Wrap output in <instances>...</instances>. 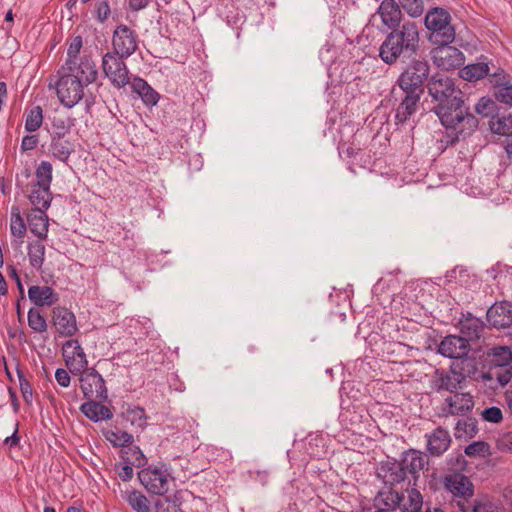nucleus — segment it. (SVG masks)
Masks as SVG:
<instances>
[{
  "instance_id": "f257e3e1",
  "label": "nucleus",
  "mask_w": 512,
  "mask_h": 512,
  "mask_svg": "<svg viewBox=\"0 0 512 512\" xmlns=\"http://www.w3.org/2000/svg\"><path fill=\"white\" fill-rule=\"evenodd\" d=\"M428 93L437 104L434 112L442 125L457 131V137L470 135L478 126V119L465 106L463 92L454 80L436 73L428 80Z\"/></svg>"
},
{
  "instance_id": "f03ea898",
  "label": "nucleus",
  "mask_w": 512,
  "mask_h": 512,
  "mask_svg": "<svg viewBox=\"0 0 512 512\" xmlns=\"http://www.w3.org/2000/svg\"><path fill=\"white\" fill-rule=\"evenodd\" d=\"M98 77L97 68L84 62L77 67L61 66L50 79L49 87L54 88L59 102L65 108H73L84 97L89 85Z\"/></svg>"
},
{
  "instance_id": "7ed1b4c3",
  "label": "nucleus",
  "mask_w": 512,
  "mask_h": 512,
  "mask_svg": "<svg viewBox=\"0 0 512 512\" xmlns=\"http://www.w3.org/2000/svg\"><path fill=\"white\" fill-rule=\"evenodd\" d=\"M418 26L413 21H406L401 26L391 29L379 48V56L386 64H394L401 57H410L419 47Z\"/></svg>"
},
{
  "instance_id": "20e7f679",
  "label": "nucleus",
  "mask_w": 512,
  "mask_h": 512,
  "mask_svg": "<svg viewBox=\"0 0 512 512\" xmlns=\"http://www.w3.org/2000/svg\"><path fill=\"white\" fill-rule=\"evenodd\" d=\"M425 26L431 31L430 40L434 43H452L456 32L451 25L450 13L440 7L428 11L425 16Z\"/></svg>"
},
{
  "instance_id": "39448f33",
  "label": "nucleus",
  "mask_w": 512,
  "mask_h": 512,
  "mask_svg": "<svg viewBox=\"0 0 512 512\" xmlns=\"http://www.w3.org/2000/svg\"><path fill=\"white\" fill-rule=\"evenodd\" d=\"M127 57L106 52L102 55L101 69L104 76L108 79L110 85L115 89H123L130 85L135 76L130 73L125 62Z\"/></svg>"
},
{
  "instance_id": "423d86ee",
  "label": "nucleus",
  "mask_w": 512,
  "mask_h": 512,
  "mask_svg": "<svg viewBox=\"0 0 512 512\" xmlns=\"http://www.w3.org/2000/svg\"><path fill=\"white\" fill-rule=\"evenodd\" d=\"M138 479L142 486L151 494L165 495L170 489L173 477L165 464L150 465L141 469Z\"/></svg>"
},
{
  "instance_id": "0eeeda50",
  "label": "nucleus",
  "mask_w": 512,
  "mask_h": 512,
  "mask_svg": "<svg viewBox=\"0 0 512 512\" xmlns=\"http://www.w3.org/2000/svg\"><path fill=\"white\" fill-rule=\"evenodd\" d=\"M430 65L426 60L413 59L397 79L400 90H416L424 93V83L428 80Z\"/></svg>"
},
{
  "instance_id": "6e6552de",
  "label": "nucleus",
  "mask_w": 512,
  "mask_h": 512,
  "mask_svg": "<svg viewBox=\"0 0 512 512\" xmlns=\"http://www.w3.org/2000/svg\"><path fill=\"white\" fill-rule=\"evenodd\" d=\"M490 371L484 378H496L501 386H505L512 378V351L506 346L496 347L490 355Z\"/></svg>"
},
{
  "instance_id": "1a4fd4ad",
  "label": "nucleus",
  "mask_w": 512,
  "mask_h": 512,
  "mask_svg": "<svg viewBox=\"0 0 512 512\" xmlns=\"http://www.w3.org/2000/svg\"><path fill=\"white\" fill-rule=\"evenodd\" d=\"M79 376L80 388L88 400L106 401L108 391L105 380L95 368H87Z\"/></svg>"
},
{
  "instance_id": "9d476101",
  "label": "nucleus",
  "mask_w": 512,
  "mask_h": 512,
  "mask_svg": "<svg viewBox=\"0 0 512 512\" xmlns=\"http://www.w3.org/2000/svg\"><path fill=\"white\" fill-rule=\"evenodd\" d=\"M138 34L129 26L120 24L116 26L112 35V51L116 55L129 58L138 49Z\"/></svg>"
},
{
  "instance_id": "9b49d317",
  "label": "nucleus",
  "mask_w": 512,
  "mask_h": 512,
  "mask_svg": "<svg viewBox=\"0 0 512 512\" xmlns=\"http://www.w3.org/2000/svg\"><path fill=\"white\" fill-rule=\"evenodd\" d=\"M438 46L432 50L434 64L443 70H455L465 61L464 53L451 43H436Z\"/></svg>"
},
{
  "instance_id": "f8f14e48",
  "label": "nucleus",
  "mask_w": 512,
  "mask_h": 512,
  "mask_svg": "<svg viewBox=\"0 0 512 512\" xmlns=\"http://www.w3.org/2000/svg\"><path fill=\"white\" fill-rule=\"evenodd\" d=\"M393 94L395 99L399 100V104L395 109L396 124H404L418 110L423 93L416 90H400L398 94L393 89Z\"/></svg>"
},
{
  "instance_id": "ddd939ff",
  "label": "nucleus",
  "mask_w": 512,
  "mask_h": 512,
  "mask_svg": "<svg viewBox=\"0 0 512 512\" xmlns=\"http://www.w3.org/2000/svg\"><path fill=\"white\" fill-rule=\"evenodd\" d=\"M62 350L65 365L72 375L78 376L88 368L86 354L78 340H67L62 346Z\"/></svg>"
},
{
  "instance_id": "4468645a",
  "label": "nucleus",
  "mask_w": 512,
  "mask_h": 512,
  "mask_svg": "<svg viewBox=\"0 0 512 512\" xmlns=\"http://www.w3.org/2000/svg\"><path fill=\"white\" fill-rule=\"evenodd\" d=\"M445 488L455 497L469 500L474 495V485L462 473H452L444 477Z\"/></svg>"
},
{
  "instance_id": "2eb2a0df",
  "label": "nucleus",
  "mask_w": 512,
  "mask_h": 512,
  "mask_svg": "<svg viewBox=\"0 0 512 512\" xmlns=\"http://www.w3.org/2000/svg\"><path fill=\"white\" fill-rule=\"evenodd\" d=\"M460 77L468 82H477L487 76L491 77V82L495 79H505L506 75L503 69L490 75L489 62H476L464 66L460 72Z\"/></svg>"
},
{
  "instance_id": "dca6fc26",
  "label": "nucleus",
  "mask_w": 512,
  "mask_h": 512,
  "mask_svg": "<svg viewBox=\"0 0 512 512\" xmlns=\"http://www.w3.org/2000/svg\"><path fill=\"white\" fill-rule=\"evenodd\" d=\"M53 324L57 332L63 337H72L78 331L76 317L72 311L66 307L57 306L52 310Z\"/></svg>"
},
{
  "instance_id": "f3484780",
  "label": "nucleus",
  "mask_w": 512,
  "mask_h": 512,
  "mask_svg": "<svg viewBox=\"0 0 512 512\" xmlns=\"http://www.w3.org/2000/svg\"><path fill=\"white\" fill-rule=\"evenodd\" d=\"M470 344L461 335H448L438 345V352L447 358L456 360L460 356L468 355Z\"/></svg>"
},
{
  "instance_id": "a211bd4d",
  "label": "nucleus",
  "mask_w": 512,
  "mask_h": 512,
  "mask_svg": "<svg viewBox=\"0 0 512 512\" xmlns=\"http://www.w3.org/2000/svg\"><path fill=\"white\" fill-rule=\"evenodd\" d=\"M68 133L69 128L67 126H62L61 131H55L51 136L50 147L52 155L64 163L68 161L70 155L75 150L73 143L66 137V134Z\"/></svg>"
},
{
  "instance_id": "6ab92c4d",
  "label": "nucleus",
  "mask_w": 512,
  "mask_h": 512,
  "mask_svg": "<svg viewBox=\"0 0 512 512\" xmlns=\"http://www.w3.org/2000/svg\"><path fill=\"white\" fill-rule=\"evenodd\" d=\"M377 477L380 478L386 486L392 487L406 479L403 465L400 461L387 460L380 463L377 468Z\"/></svg>"
},
{
  "instance_id": "aec40b11",
  "label": "nucleus",
  "mask_w": 512,
  "mask_h": 512,
  "mask_svg": "<svg viewBox=\"0 0 512 512\" xmlns=\"http://www.w3.org/2000/svg\"><path fill=\"white\" fill-rule=\"evenodd\" d=\"M427 441V451L431 456L439 457L443 455L451 445V436L449 431L439 426L430 434L425 435Z\"/></svg>"
},
{
  "instance_id": "412c9836",
  "label": "nucleus",
  "mask_w": 512,
  "mask_h": 512,
  "mask_svg": "<svg viewBox=\"0 0 512 512\" xmlns=\"http://www.w3.org/2000/svg\"><path fill=\"white\" fill-rule=\"evenodd\" d=\"M488 322L496 328H507L512 325V303L502 301L493 304L487 310Z\"/></svg>"
},
{
  "instance_id": "4be33fe9",
  "label": "nucleus",
  "mask_w": 512,
  "mask_h": 512,
  "mask_svg": "<svg viewBox=\"0 0 512 512\" xmlns=\"http://www.w3.org/2000/svg\"><path fill=\"white\" fill-rule=\"evenodd\" d=\"M459 326L461 336L466 338L467 343L480 339L485 329V323L469 312L462 315Z\"/></svg>"
},
{
  "instance_id": "5701e85b",
  "label": "nucleus",
  "mask_w": 512,
  "mask_h": 512,
  "mask_svg": "<svg viewBox=\"0 0 512 512\" xmlns=\"http://www.w3.org/2000/svg\"><path fill=\"white\" fill-rule=\"evenodd\" d=\"M384 26L389 29L400 26L402 20V11L399 4L395 0H382L377 9Z\"/></svg>"
},
{
  "instance_id": "b1692460",
  "label": "nucleus",
  "mask_w": 512,
  "mask_h": 512,
  "mask_svg": "<svg viewBox=\"0 0 512 512\" xmlns=\"http://www.w3.org/2000/svg\"><path fill=\"white\" fill-rule=\"evenodd\" d=\"M83 47V39L80 35L74 36L70 39L67 49V58L62 66L77 67L84 62L91 65L92 68H97L94 60L90 55L80 56V51Z\"/></svg>"
},
{
  "instance_id": "393cba45",
  "label": "nucleus",
  "mask_w": 512,
  "mask_h": 512,
  "mask_svg": "<svg viewBox=\"0 0 512 512\" xmlns=\"http://www.w3.org/2000/svg\"><path fill=\"white\" fill-rule=\"evenodd\" d=\"M445 404L448 406L447 414L465 416L470 413L474 407V400L469 393H454L445 399Z\"/></svg>"
},
{
  "instance_id": "a878e982",
  "label": "nucleus",
  "mask_w": 512,
  "mask_h": 512,
  "mask_svg": "<svg viewBox=\"0 0 512 512\" xmlns=\"http://www.w3.org/2000/svg\"><path fill=\"white\" fill-rule=\"evenodd\" d=\"M28 297L36 306H52L59 301V295L49 286L33 285L28 289Z\"/></svg>"
},
{
  "instance_id": "bb28decb",
  "label": "nucleus",
  "mask_w": 512,
  "mask_h": 512,
  "mask_svg": "<svg viewBox=\"0 0 512 512\" xmlns=\"http://www.w3.org/2000/svg\"><path fill=\"white\" fill-rule=\"evenodd\" d=\"M400 463L403 465L405 474L407 475L409 473L416 479L420 471H422L427 464V460L420 451L409 449L402 454Z\"/></svg>"
},
{
  "instance_id": "cd10ccee",
  "label": "nucleus",
  "mask_w": 512,
  "mask_h": 512,
  "mask_svg": "<svg viewBox=\"0 0 512 512\" xmlns=\"http://www.w3.org/2000/svg\"><path fill=\"white\" fill-rule=\"evenodd\" d=\"M121 498L134 512H153L149 499L140 490L135 488L123 490Z\"/></svg>"
},
{
  "instance_id": "c85d7f7f",
  "label": "nucleus",
  "mask_w": 512,
  "mask_h": 512,
  "mask_svg": "<svg viewBox=\"0 0 512 512\" xmlns=\"http://www.w3.org/2000/svg\"><path fill=\"white\" fill-rule=\"evenodd\" d=\"M132 91L136 93L146 106L153 107L159 101V94L139 76H134L130 84Z\"/></svg>"
},
{
  "instance_id": "c756f323",
  "label": "nucleus",
  "mask_w": 512,
  "mask_h": 512,
  "mask_svg": "<svg viewBox=\"0 0 512 512\" xmlns=\"http://www.w3.org/2000/svg\"><path fill=\"white\" fill-rule=\"evenodd\" d=\"M102 402L96 399L89 400L80 406V411L93 422L112 419V411L103 405Z\"/></svg>"
},
{
  "instance_id": "7c9ffc66",
  "label": "nucleus",
  "mask_w": 512,
  "mask_h": 512,
  "mask_svg": "<svg viewBox=\"0 0 512 512\" xmlns=\"http://www.w3.org/2000/svg\"><path fill=\"white\" fill-rule=\"evenodd\" d=\"M450 369L453 375L464 381L478 372V363L475 357L460 356L452 362Z\"/></svg>"
},
{
  "instance_id": "2f4dec72",
  "label": "nucleus",
  "mask_w": 512,
  "mask_h": 512,
  "mask_svg": "<svg viewBox=\"0 0 512 512\" xmlns=\"http://www.w3.org/2000/svg\"><path fill=\"white\" fill-rule=\"evenodd\" d=\"M30 232L38 239H46L49 221L46 212L31 210L27 216Z\"/></svg>"
},
{
  "instance_id": "473e14b6",
  "label": "nucleus",
  "mask_w": 512,
  "mask_h": 512,
  "mask_svg": "<svg viewBox=\"0 0 512 512\" xmlns=\"http://www.w3.org/2000/svg\"><path fill=\"white\" fill-rule=\"evenodd\" d=\"M461 379L458 376H450L444 371L436 370L433 380V388L437 391L455 393L460 388Z\"/></svg>"
},
{
  "instance_id": "72a5a7b5",
  "label": "nucleus",
  "mask_w": 512,
  "mask_h": 512,
  "mask_svg": "<svg viewBox=\"0 0 512 512\" xmlns=\"http://www.w3.org/2000/svg\"><path fill=\"white\" fill-rule=\"evenodd\" d=\"M29 200L34 206L33 210L46 212L50 206L52 194L48 188L46 189L33 185L29 195Z\"/></svg>"
},
{
  "instance_id": "f704fd0d",
  "label": "nucleus",
  "mask_w": 512,
  "mask_h": 512,
  "mask_svg": "<svg viewBox=\"0 0 512 512\" xmlns=\"http://www.w3.org/2000/svg\"><path fill=\"white\" fill-rule=\"evenodd\" d=\"M43 240L44 239H38L28 245V257L30 265L37 270L42 268L45 260V245Z\"/></svg>"
},
{
  "instance_id": "c9c22d12",
  "label": "nucleus",
  "mask_w": 512,
  "mask_h": 512,
  "mask_svg": "<svg viewBox=\"0 0 512 512\" xmlns=\"http://www.w3.org/2000/svg\"><path fill=\"white\" fill-rule=\"evenodd\" d=\"M478 432L477 420L475 418L461 419L457 422L455 427V437L460 438H472Z\"/></svg>"
},
{
  "instance_id": "e433bc0d",
  "label": "nucleus",
  "mask_w": 512,
  "mask_h": 512,
  "mask_svg": "<svg viewBox=\"0 0 512 512\" xmlns=\"http://www.w3.org/2000/svg\"><path fill=\"white\" fill-rule=\"evenodd\" d=\"M123 415L126 421L134 427L143 429L147 424L146 412L140 406L128 407Z\"/></svg>"
},
{
  "instance_id": "4c0bfd02",
  "label": "nucleus",
  "mask_w": 512,
  "mask_h": 512,
  "mask_svg": "<svg viewBox=\"0 0 512 512\" xmlns=\"http://www.w3.org/2000/svg\"><path fill=\"white\" fill-rule=\"evenodd\" d=\"M122 458L135 467H143L147 464V458L138 446H128L122 451Z\"/></svg>"
},
{
  "instance_id": "58836bf2",
  "label": "nucleus",
  "mask_w": 512,
  "mask_h": 512,
  "mask_svg": "<svg viewBox=\"0 0 512 512\" xmlns=\"http://www.w3.org/2000/svg\"><path fill=\"white\" fill-rule=\"evenodd\" d=\"M43 123V110L40 106H34L26 111L25 129L28 132L37 131Z\"/></svg>"
},
{
  "instance_id": "ea45409f",
  "label": "nucleus",
  "mask_w": 512,
  "mask_h": 512,
  "mask_svg": "<svg viewBox=\"0 0 512 512\" xmlns=\"http://www.w3.org/2000/svg\"><path fill=\"white\" fill-rule=\"evenodd\" d=\"M26 224L23 217L21 216L20 209L18 206H12L11 208V221L10 231L15 237L22 238L26 234Z\"/></svg>"
},
{
  "instance_id": "a19ab883",
  "label": "nucleus",
  "mask_w": 512,
  "mask_h": 512,
  "mask_svg": "<svg viewBox=\"0 0 512 512\" xmlns=\"http://www.w3.org/2000/svg\"><path fill=\"white\" fill-rule=\"evenodd\" d=\"M52 170L53 168L50 162L42 161L36 169L37 182L34 185L41 188L50 189V184L52 181Z\"/></svg>"
},
{
  "instance_id": "79ce46f5",
  "label": "nucleus",
  "mask_w": 512,
  "mask_h": 512,
  "mask_svg": "<svg viewBox=\"0 0 512 512\" xmlns=\"http://www.w3.org/2000/svg\"><path fill=\"white\" fill-rule=\"evenodd\" d=\"M500 79H495L494 82V97L503 104L512 106V84L508 82L500 83Z\"/></svg>"
},
{
  "instance_id": "37998d69",
  "label": "nucleus",
  "mask_w": 512,
  "mask_h": 512,
  "mask_svg": "<svg viewBox=\"0 0 512 512\" xmlns=\"http://www.w3.org/2000/svg\"><path fill=\"white\" fill-rule=\"evenodd\" d=\"M379 497L380 501L385 506L384 509H390V512L399 508L403 501V494L392 489L380 492Z\"/></svg>"
},
{
  "instance_id": "c03bdc74",
  "label": "nucleus",
  "mask_w": 512,
  "mask_h": 512,
  "mask_svg": "<svg viewBox=\"0 0 512 512\" xmlns=\"http://www.w3.org/2000/svg\"><path fill=\"white\" fill-rule=\"evenodd\" d=\"M105 437L114 447L127 448L133 442V435L125 431H108Z\"/></svg>"
},
{
  "instance_id": "a18cd8bd",
  "label": "nucleus",
  "mask_w": 512,
  "mask_h": 512,
  "mask_svg": "<svg viewBox=\"0 0 512 512\" xmlns=\"http://www.w3.org/2000/svg\"><path fill=\"white\" fill-rule=\"evenodd\" d=\"M28 325L36 333L46 332L48 327L45 317L35 308L28 311Z\"/></svg>"
},
{
  "instance_id": "49530a36",
  "label": "nucleus",
  "mask_w": 512,
  "mask_h": 512,
  "mask_svg": "<svg viewBox=\"0 0 512 512\" xmlns=\"http://www.w3.org/2000/svg\"><path fill=\"white\" fill-rule=\"evenodd\" d=\"M423 506V497L421 493L412 488L408 490V500L402 507V512H421Z\"/></svg>"
},
{
  "instance_id": "de8ad7c7",
  "label": "nucleus",
  "mask_w": 512,
  "mask_h": 512,
  "mask_svg": "<svg viewBox=\"0 0 512 512\" xmlns=\"http://www.w3.org/2000/svg\"><path fill=\"white\" fill-rule=\"evenodd\" d=\"M491 130L499 135H512V117H503L492 122Z\"/></svg>"
},
{
  "instance_id": "09e8293b",
  "label": "nucleus",
  "mask_w": 512,
  "mask_h": 512,
  "mask_svg": "<svg viewBox=\"0 0 512 512\" xmlns=\"http://www.w3.org/2000/svg\"><path fill=\"white\" fill-rule=\"evenodd\" d=\"M94 13L95 18L99 23H105L111 14V9L108 0H100L95 2Z\"/></svg>"
},
{
  "instance_id": "8fccbe9b",
  "label": "nucleus",
  "mask_w": 512,
  "mask_h": 512,
  "mask_svg": "<svg viewBox=\"0 0 512 512\" xmlns=\"http://www.w3.org/2000/svg\"><path fill=\"white\" fill-rule=\"evenodd\" d=\"M403 9L412 17L420 16L424 11V0H401Z\"/></svg>"
},
{
  "instance_id": "3c124183",
  "label": "nucleus",
  "mask_w": 512,
  "mask_h": 512,
  "mask_svg": "<svg viewBox=\"0 0 512 512\" xmlns=\"http://www.w3.org/2000/svg\"><path fill=\"white\" fill-rule=\"evenodd\" d=\"M451 505L458 508L461 512H479L483 506L482 503L477 500L470 504L468 500H464L462 498L454 499L451 502Z\"/></svg>"
},
{
  "instance_id": "603ef678",
  "label": "nucleus",
  "mask_w": 512,
  "mask_h": 512,
  "mask_svg": "<svg viewBox=\"0 0 512 512\" xmlns=\"http://www.w3.org/2000/svg\"><path fill=\"white\" fill-rule=\"evenodd\" d=\"M17 374L22 397L26 403L30 404L33 399V388L30 382L26 379V377L20 370L17 371Z\"/></svg>"
},
{
  "instance_id": "864d4df0",
  "label": "nucleus",
  "mask_w": 512,
  "mask_h": 512,
  "mask_svg": "<svg viewBox=\"0 0 512 512\" xmlns=\"http://www.w3.org/2000/svg\"><path fill=\"white\" fill-rule=\"evenodd\" d=\"M488 444L482 441L473 442L465 448V454L467 456H484L488 451Z\"/></svg>"
},
{
  "instance_id": "5fc2aeb1",
  "label": "nucleus",
  "mask_w": 512,
  "mask_h": 512,
  "mask_svg": "<svg viewBox=\"0 0 512 512\" xmlns=\"http://www.w3.org/2000/svg\"><path fill=\"white\" fill-rule=\"evenodd\" d=\"M115 468L117 470L118 477L123 482L130 481L133 478V465H130L128 462L124 461V464H116Z\"/></svg>"
},
{
  "instance_id": "6e6d98bb",
  "label": "nucleus",
  "mask_w": 512,
  "mask_h": 512,
  "mask_svg": "<svg viewBox=\"0 0 512 512\" xmlns=\"http://www.w3.org/2000/svg\"><path fill=\"white\" fill-rule=\"evenodd\" d=\"M482 416H483L484 420H486L488 422H492V423H498L503 418L501 409L496 406L486 408L482 412Z\"/></svg>"
},
{
  "instance_id": "4d7b16f0",
  "label": "nucleus",
  "mask_w": 512,
  "mask_h": 512,
  "mask_svg": "<svg viewBox=\"0 0 512 512\" xmlns=\"http://www.w3.org/2000/svg\"><path fill=\"white\" fill-rule=\"evenodd\" d=\"M55 379L59 386L63 388L69 387L71 383V377L69 372L64 368H58L55 371Z\"/></svg>"
},
{
  "instance_id": "13d9d810",
  "label": "nucleus",
  "mask_w": 512,
  "mask_h": 512,
  "mask_svg": "<svg viewBox=\"0 0 512 512\" xmlns=\"http://www.w3.org/2000/svg\"><path fill=\"white\" fill-rule=\"evenodd\" d=\"M39 139L37 135H26L21 142L22 151L34 149L38 145Z\"/></svg>"
},
{
  "instance_id": "bf43d9fd",
  "label": "nucleus",
  "mask_w": 512,
  "mask_h": 512,
  "mask_svg": "<svg viewBox=\"0 0 512 512\" xmlns=\"http://www.w3.org/2000/svg\"><path fill=\"white\" fill-rule=\"evenodd\" d=\"M338 151L340 156H344L346 158H354L359 153V148H354L352 146L346 145L345 143L339 144Z\"/></svg>"
},
{
  "instance_id": "052dcab7",
  "label": "nucleus",
  "mask_w": 512,
  "mask_h": 512,
  "mask_svg": "<svg viewBox=\"0 0 512 512\" xmlns=\"http://www.w3.org/2000/svg\"><path fill=\"white\" fill-rule=\"evenodd\" d=\"M128 7L133 12H138L150 5L152 0H127Z\"/></svg>"
},
{
  "instance_id": "680f3d73",
  "label": "nucleus",
  "mask_w": 512,
  "mask_h": 512,
  "mask_svg": "<svg viewBox=\"0 0 512 512\" xmlns=\"http://www.w3.org/2000/svg\"><path fill=\"white\" fill-rule=\"evenodd\" d=\"M492 105V102L490 100H485L484 98H482L477 104H476V111L479 113V114H482V115H485V116H488L489 115V111L487 110L488 109V106Z\"/></svg>"
},
{
  "instance_id": "e2e57ef3",
  "label": "nucleus",
  "mask_w": 512,
  "mask_h": 512,
  "mask_svg": "<svg viewBox=\"0 0 512 512\" xmlns=\"http://www.w3.org/2000/svg\"><path fill=\"white\" fill-rule=\"evenodd\" d=\"M20 177L24 178L25 180H28L31 177L30 169L24 168L20 176L18 175L16 178V186L20 188L22 192H24V182L21 181Z\"/></svg>"
},
{
  "instance_id": "0e129e2a",
  "label": "nucleus",
  "mask_w": 512,
  "mask_h": 512,
  "mask_svg": "<svg viewBox=\"0 0 512 512\" xmlns=\"http://www.w3.org/2000/svg\"><path fill=\"white\" fill-rule=\"evenodd\" d=\"M20 437L18 436V429L16 428L15 431L11 436L6 437L4 440V443L8 445L10 448L15 447L19 444Z\"/></svg>"
},
{
  "instance_id": "69168bd1",
  "label": "nucleus",
  "mask_w": 512,
  "mask_h": 512,
  "mask_svg": "<svg viewBox=\"0 0 512 512\" xmlns=\"http://www.w3.org/2000/svg\"><path fill=\"white\" fill-rule=\"evenodd\" d=\"M8 293V287L3 274L0 272V295L4 296Z\"/></svg>"
},
{
  "instance_id": "338daca9",
  "label": "nucleus",
  "mask_w": 512,
  "mask_h": 512,
  "mask_svg": "<svg viewBox=\"0 0 512 512\" xmlns=\"http://www.w3.org/2000/svg\"><path fill=\"white\" fill-rule=\"evenodd\" d=\"M7 269H8V275L10 278H12L14 281L20 279L18 271L14 265H8Z\"/></svg>"
},
{
  "instance_id": "774afa93",
  "label": "nucleus",
  "mask_w": 512,
  "mask_h": 512,
  "mask_svg": "<svg viewBox=\"0 0 512 512\" xmlns=\"http://www.w3.org/2000/svg\"><path fill=\"white\" fill-rule=\"evenodd\" d=\"M505 151L510 159H512V140L505 145Z\"/></svg>"
}]
</instances>
